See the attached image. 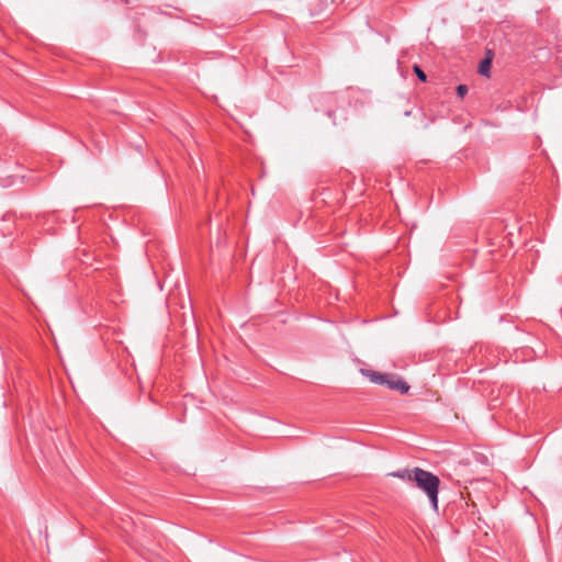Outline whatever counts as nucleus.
<instances>
[{"label":"nucleus","mask_w":562,"mask_h":562,"mask_svg":"<svg viewBox=\"0 0 562 562\" xmlns=\"http://www.w3.org/2000/svg\"><path fill=\"white\" fill-rule=\"evenodd\" d=\"M468 90L469 89H468V87L465 85H459L457 87V95L462 99V98H464L467 95Z\"/></svg>","instance_id":"obj_7"},{"label":"nucleus","mask_w":562,"mask_h":562,"mask_svg":"<svg viewBox=\"0 0 562 562\" xmlns=\"http://www.w3.org/2000/svg\"><path fill=\"white\" fill-rule=\"evenodd\" d=\"M386 382L383 385H386L390 390L398 391L401 394H406L409 391L411 386L401 376L392 373H386Z\"/></svg>","instance_id":"obj_2"},{"label":"nucleus","mask_w":562,"mask_h":562,"mask_svg":"<svg viewBox=\"0 0 562 562\" xmlns=\"http://www.w3.org/2000/svg\"><path fill=\"white\" fill-rule=\"evenodd\" d=\"M413 69L420 81L425 82L427 80V75L418 65H414Z\"/></svg>","instance_id":"obj_6"},{"label":"nucleus","mask_w":562,"mask_h":562,"mask_svg":"<svg viewBox=\"0 0 562 562\" xmlns=\"http://www.w3.org/2000/svg\"><path fill=\"white\" fill-rule=\"evenodd\" d=\"M491 66H492L491 59H488V58L483 59L479 66V74H481L483 76H488Z\"/></svg>","instance_id":"obj_5"},{"label":"nucleus","mask_w":562,"mask_h":562,"mask_svg":"<svg viewBox=\"0 0 562 562\" xmlns=\"http://www.w3.org/2000/svg\"><path fill=\"white\" fill-rule=\"evenodd\" d=\"M389 475L398 477L401 480L413 482V469L412 470L404 469V470L394 471V472H391Z\"/></svg>","instance_id":"obj_4"},{"label":"nucleus","mask_w":562,"mask_h":562,"mask_svg":"<svg viewBox=\"0 0 562 562\" xmlns=\"http://www.w3.org/2000/svg\"><path fill=\"white\" fill-rule=\"evenodd\" d=\"M361 372L369 378L372 383L383 385L386 382V373H380L372 370H361Z\"/></svg>","instance_id":"obj_3"},{"label":"nucleus","mask_w":562,"mask_h":562,"mask_svg":"<svg viewBox=\"0 0 562 562\" xmlns=\"http://www.w3.org/2000/svg\"><path fill=\"white\" fill-rule=\"evenodd\" d=\"M413 482L427 495L431 507L437 510L440 485L439 477L429 471L416 467L413 469Z\"/></svg>","instance_id":"obj_1"}]
</instances>
